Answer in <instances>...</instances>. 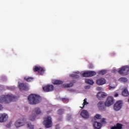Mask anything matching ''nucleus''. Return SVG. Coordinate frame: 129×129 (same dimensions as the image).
Masks as SVG:
<instances>
[{
  "instance_id": "nucleus-17",
  "label": "nucleus",
  "mask_w": 129,
  "mask_h": 129,
  "mask_svg": "<svg viewBox=\"0 0 129 129\" xmlns=\"http://www.w3.org/2000/svg\"><path fill=\"white\" fill-rule=\"evenodd\" d=\"M52 83L54 85H60L63 84V82L59 80H54L52 81Z\"/></svg>"
},
{
  "instance_id": "nucleus-32",
  "label": "nucleus",
  "mask_w": 129,
  "mask_h": 129,
  "mask_svg": "<svg viewBox=\"0 0 129 129\" xmlns=\"http://www.w3.org/2000/svg\"><path fill=\"white\" fill-rule=\"evenodd\" d=\"M95 117L97 118V119H100L101 118V115L100 114H97L95 116Z\"/></svg>"
},
{
  "instance_id": "nucleus-16",
  "label": "nucleus",
  "mask_w": 129,
  "mask_h": 129,
  "mask_svg": "<svg viewBox=\"0 0 129 129\" xmlns=\"http://www.w3.org/2000/svg\"><path fill=\"white\" fill-rule=\"evenodd\" d=\"M123 125L121 123H117L116 126H114L111 127V129H122Z\"/></svg>"
},
{
  "instance_id": "nucleus-28",
  "label": "nucleus",
  "mask_w": 129,
  "mask_h": 129,
  "mask_svg": "<svg viewBox=\"0 0 129 129\" xmlns=\"http://www.w3.org/2000/svg\"><path fill=\"white\" fill-rule=\"evenodd\" d=\"M71 77H75V78L78 79L79 78V76L76 74H72L70 75Z\"/></svg>"
},
{
  "instance_id": "nucleus-35",
  "label": "nucleus",
  "mask_w": 129,
  "mask_h": 129,
  "mask_svg": "<svg viewBox=\"0 0 129 129\" xmlns=\"http://www.w3.org/2000/svg\"><path fill=\"white\" fill-rule=\"evenodd\" d=\"M89 68L90 69H92V68H93V64L90 63L89 65Z\"/></svg>"
},
{
  "instance_id": "nucleus-15",
  "label": "nucleus",
  "mask_w": 129,
  "mask_h": 129,
  "mask_svg": "<svg viewBox=\"0 0 129 129\" xmlns=\"http://www.w3.org/2000/svg\"><path fill=\"white\" fill-rule=\"evenodd\" d=\"M93 126L95 129H100L101 128V123L97 121L94 122L93 123Z\"/></svg>"
},
{
  "instance_id": "nucleus-11",
  "label": "nucleus",
  "mask_w": 129,
  "mask_h": 129,
  "mask_svg": "<svg viewBox=\"0 0 129 129\" xmlns=\"http://www.w3.org/2000/svg\"><path fill=\"white\" fill-rule=\"evenodd\" d=\"M25 124L24 123V120L19 119L15 123V125L16 127H20L23 126Z\"/></svg>"
},
{
  "instance_id": "nucleus-13",
  "label": "nucleus",
  "mask_w": 129,
  "mask_h": 129,
  "mask_svg": "<svg viewBox=\"0 0 129 129\" xmlns=\"http://www.w3.org/2000/svg\"><path fill=\"white\" fill-rule=\"evenodd\" d=\"M8 120V115L7 114H0V122H4Z\"/></svg>"
},
{
  "instance_id": "nucleus-34",
  "label": "nucleus",
  "mask_w": 129,
  "mask_h": 129,
  "mask_svg": "<svg viewBox=\"0 0 129 129\" xmlns=\"http://www.w3.org/2000/svg\"><path fill=\"white\" fill-rule=\"evenodd\" d=\"M61 100L62 101H63V102H67V101H68V100H69L68 99V98H61Z\"/></svg>"
},
{
  "instance_id": "nucleus-20",
  "label": "nucleus",
  "mask_w": 129,
  "mask_h": 129,
  "mask_svg": "<svg viewBox=\"0 0 129 129\" xmlns=\"http://www.w3.org/2000/svg\"><path fill=\"white\" fill-rule=\"evenodd\" d=\"M96 75V72L94 71H89V77H92V76H95Z\"/></svg>"
},
{
  "instance_id": "nucleus-25",
  "label": "nucleus",
  "mask_w": 129,
  "mask_h": 129,
  "mask_svg": "<svg viewBox=\"0 0 129 129\" xmlns=\"http://www.w3.org/2000/svg\"><path fill=\"white\" fill-rule=\"evenodd\" d=\"M102 96V92H100L97 93V98H98V99H99V100H101Z\"/></svg>"
},
{
  "instance_id": "nucleus-36",
  "label": "nucleus",
  "mask_w": 129,
  "mask_h": 129,
  "mask_svg": "<svg viewBox=\"0 0 129 129\" xmlns=\"http://www.w3.org/2000/svg\"><path fill=\"white\" fill-rule=\"evenodd\" d=\"M85 88V89H89L90 88V86H86Z\"/></svg>"
},
{
  "instance_id": "nucleus-14",
  "label": "nucleus",
  "mask_w": 129,
  "mask_h": 129,
  "mask_svg": "<svg viewBox=\"0 0 129 129\" xmlns=\"http://www.w3.org/2000/svg\"><path fill=\"white\" fill-rule=\"evenodd\" d=\"M19 88L21 90H25V91L29 90V88L28 87L27 85L24 84V83H22L20 84V85H19Z\"/></svg>"
},
{
  "instance_id": "nucleus-8",
  "label": "nucleus",
  "mask_w": 129,
  "mask_h": 129,
  "mask_svg": "<svg viewBox=\"0 0 129 129\" xmlns=\"http://www.w3.org/2000/svg\"><path fill=\"white\" fill-rule=\"evenodd\" d=\"M122 107V101H117L114 105V109L116 110V111H118V110H120V109Z\"/></svg>"
},
{
  "instance_id": "nucleus-5",
  "label": "nucleus",
  "mask_w": 129,
  "mask_h": 129,
  "mask_svg": "<svg viewBox=\"0 0 129 129\" xmlns=\"http://www.w3.org/2000/svg\"><path fill=\"white\" fill-rule=\"evenodd\" d=\"M129 71V67L127 66H125L119 69L118 71L119 74L124 76L127 75Z\"/></svg>"
},
{
  "instance_id": "nucleus-9",
  "label": "nucleus",
  "mask_w": 129,
  "mask_h": 129,
  "mask_svg": "<svg viewBox=\"0 0 129 129\" xmlns=\"http://www.w3.org/2000/svg\"><path fill=\"white\" fill-rule=\"evenodd\" d=\"M42 89L43 90L45 91V92H50L54 90V86L52 85H47L46 86H44V87H43Z\"/></svg>"
},
{
  "instance_id": "nucleus-26",
  "label": "nucleus",
  "mask_w": 129,
  "mask_h": 129,
  "mask_svg": "<svg viewBox=\"0 0 129 129\" xmlns=\"http://www.w3.org/2000/svg\"><path fill=\"white\" fill-rule=\"evenodd\" d=\"M83 77H89V71L85 72L82 74Z\"/></svg>"
},
{
  "instance_id": "nucleus-6",
  "label": "nucleus",
  "mask_w": 129,
  "mask_h": 129,
  "mask_svg": "<svg viewBox=\"0 0 129 129\" xmlns=\"http://www.w3.org/2000/svg\"><path fill=\"white\" fill-rule=\"evenodd\" d=\"M114 103V99L112 96H109L107 98L106 102H105V106H110Z\"/></svg>"
},
{
  "instance_id": "nucleus-3",
  "label": "nucleus",
  "mask_w": 129,
  "mask_h": 129,
  "mask_svg": "<svg viewBox=\"0 0 129 129\" xmlns=\"http://www.w3.org/2000/svg\"><path fill=\"white\" fill-rule=\"evenodd\" d=\"M43 124L45 125L46 128L52 127V125H53L52 117H51V116H47V117L44 118Z\"/></svg>"
},
{
  "instance_id": "nucleus-1",
  "label": "nucleus",
  "mask_w": 129,
  "mask_h": 129,
  "mask_svg": "<svg viewBox=\"0 0 129 129\" xmlns=\"http://www.w3.org/2000/svg\"><path fill=\"white\" fill-rule=\"evenodd\" d=\"M17 97L12 94L3 95L0 96V103H11V101H16Z\"/></svg>"
},
{
  "instance_id": "nucleus-40",
  "label": "nucleus",
  "mask_w": 129,
  "mask_h": 129,
  "mask_svg": "<svg viewBox=\"0 0 129 129\" xmlns=\"http://www.w3.org/2000/svg\"><path fill=\"white\" fill-rule=\"evenodd\" d=\"M101 122H105V118H102L101 119Z\"/></svg>"
},
{
  "instance_id": "nucleus-44",
  "label": "nucleus",
  "mask_w": 129,
  "mask_h": 129,
  "mask_svg": "<svg viewBox=\"0 0 129 129\" xmlns=\"http://www.w3.org/2000/svg\"><path fill=\"white\" fill-rule=\"evenodd\" d=\"M61 118L59 119V120H61Z\"/></svg>"
},
{
  "instance_id": "nucleus-41",
  "label": "nucleus",
  "mask_w": 129,
  "mask_h": 129,
  "mask_svg": "<svg viewBox=\"0 0 129 129\" xmlns=\"http://www.w3.org/2000/svg\"><path fill=\"white\" fill-rule=\"evenodd\" d=\"M3 108V106L1 104H0V110H2Z\"/></svg>"
},
{
  "instance_id": "nucleus-29",
  "label": "nucleus",
  "mask_w": 129,
  "mask_h": 129,
  "mask_svg": "<svg viewBox=\"0 0 129 129\" xmlns=\"http://www.w3.org/2000/svg\"><path fill=\"white\" fill-rule=\"evenodd\" d=\"M119 80V81H121V82H126L127 81V79L125 78H120Z\"/></svg>"
},
{
  "instance_id": "nucleus-12",
  "label": "nucleus",
  "mask_w": 129,
  "mask_h": 129,
  "mask_svg": "<svg viewBox=\"0 0 129 129\" xmlns=\"http://www.w3.org/2000/svg\"><path fill=\"white\" fill-rule=\"evenodd\" d=\"M81 115L83 118H89V114L87 110H83L81 112Z\"/></svg>"
},
{
  "instance_id": "nucleus-23",
  "label": "nucleus",
  "mask_w": 129,
  "mask_h": 129,
  "mask_svg": "<svg viewBox=\"0 0 129 129\" xmlns=\"http://www.w3.org/2000/svg\"><path fill=\"white\" fill-rule=\"evenodd\" d=\"M106 73H107V71L105 70H103L99 72V74L100 75H104V74H106Z\"/></svg>"
},
{
  "instance_id": "nucleus-19",
  "label": "nucleus",
  "mask_w": 129,
  "mask_h": 129,
  "mask_svg": "<svg viewBox=\"0 0 129 129\" xmlns=\"http://www.w3.org/2000/svg\"><path fill=\"white\" fill-rule=\"evenodd\" d=\"M73 85V83H70V84H64L62 85V87L64 88H69V87H72Z\"/></svg>"
},
{
  "instance_id": "nucleus-39",
  "label": "nucleus",
  "mask_w": 129,
  "mask_h": 129,
  "mask_svg": "<svg viewBox=\"0 0 129 129\" xmlns=\"http://www.w3.org/2000/svg\"><path fill=\"white\" fill-rule=\"evenodd\" d=\"M97 89L98 91H100V90H101L102 89V88H100V87H98L97 88Z\"/></svg>"
},
{
  "instance_id": "nucleus-33",
  "label": "nucleus",
  "mask_w": 129,
  "mask_h": 129,
  "mask_svg": "<svg viewBox=\"0 0 129 129\" xmlns=\"http://www.w3.org/2000/svg\"><path fill=\"white\" fill-rule=\"evenodd\" d=\"M106 96H107V94L105 93H103L102 92V98H105V97H106Z\"/></svg>"
},
{
  "instance_id": "nucleus-37",
  "label": "nucleus",
  "mask_w": 129,
  "mask_h": 129,
  "mask_svg": "<svg viewBox=\"0 0 129 129\" xmlns=\"http://www.w3.org/2000/svg\"><path fill=\"white\" fill-rule=\"evenodd\" d=\"M55 129H60V126L59 125H55Z\"/></svg>"
},
{
  "instance_id": "nucleus-4",
  "label": "nucleus",
  "mask_w": 129,
  "mask_h": 129,
  "mask_svg": "<svg viewBox=\"0 0 129 129\" xmlns=\"http://www.w3.org/2000/svg\"><path fill=\"white\" fill-rule=\"evenodd\" d=\"M41 109L40 108L36 107L32 111V115H31L29 117L30 120L32 121H34L35 120V118L38 114H41Z\"/></svg>"
},
{
  "instance_id": "nucleus-38",
  "label": "nucleus",
  "mask_w": 129,
  "mask_h": 129,
  "mask_svg": "<svg viewBox=\"0 0 129 129\" xmlns=\"http://www.w3.org/2000/svg\"><path fill=\"white\" fill-rule=\"evenodd\" d=\"M6 127H8V128H10V127H11V124H7L6 125Z\"/></svg>"
},
{
  "instance_id": "nucleus-21",
  "label": "nucleus",
  "mask_w": 129,
  "mask_h": 129,
  "mask_svg": "<svg viewBox=\"0 0 129 129\" xmlns=\"http://www.w3.org/2000/svg\"><path fill=\"white\" fill-rule=\"evenodd\" d=\"M122 95L123 96H128L129 95V93H128V91H127V89H125L122 92Z\"/></svg>"
},
{
  "instance_id": "nucleus-24",
  "label": "nucleus",
  "mask_w": 129,
  "mask_h": 129,
  "mask_svg": "<svg viewBox=\"0 0 129 129\" xmlns=\"http://www.w3.org/2000/svg\"><path fill=\"white\" fill-rule=\"evenodd\" d=\"M25 80H26L27 82H31V81H33L34 80V78L33 77H25L24 78Z\"/></svg>"
},
{
  "instance_id": "nucleus-22",
  "label": "nucleus",
  "mask_w": 129,
  "mask_h": 129,
  "mask_svg": "<svg viewBox=\"0 0 129 129\" xmlns=\"http://www.w3.org/2000/svg\"><path fill=\"white\" fill-rule=\"evenodd\" d=\"M85 82L87 84H90V85H93V84H94V82L91 79H86Z\"/></svg>"
},
{
  "instance_id": "nucleus-30",
  "label": "nucleus",
  "mask_w": 129,
  "mask_h": 129,
  "mask_svg": "<svg viewBox=\"0 0 129 129\" xmlns=\"http://www.w3.org/2000/svg\"><path fill=\"white\" fill-rule=\"evenodd\" d=\"M63 112H64V110L62 109H59L57 110L58 114H60V115L63 114Z\"/></svg>"
},
{
  "instance_id": "nucleus-31",
  "label": "nucleus",
  "mask_w": 129,
  "mask_h": 129,
  "mask_svg": "<svg viewBox=\"0 0 129 129\" xmlns=\"http://www.w3.org/2000/svg\"><path fill=\"white\" fill-rule=\"evenodd\" d=\"M28 127L30 128V129H33L34 125H32V123H29L28 124Z\"/></svg>"
},
{
  "instance_id": "nucleus-2",
  "label": "nucleus",
  "mask_w": 129,
  "mask_h": 129,
  "mask_svg": "<svg viewBox=\"0 0 129 129\" xmlns=\"http://www.w3.org/2000/svg\"><path fill=\"white\" fill-rule=\"evenodd\" d=\"M28 101L30 104H38L42 100V98L38 95L32 94L28 97Z\"/></svg>"
},
{
  "instance_id": "nucleus-7",
  "label": "nucleus",
  "mask_w": 129,
  "mask_h": 129,
  "mask_svg": "<svg viewBox=\"0 0 129 129\" xmlns=\"http://www.w3.org/2000/svg\"><path fill=\"white\" fill-rule=\"evenodd\" d=\"M33 70L34 72H38L40 75H43L45 73V70L41 67L35 66L33 68Z\"/></svg>"
},
{
  "instance_id": "nucleus-43",
  "label": "nucleus",
  "mask_w": 129,
  "mask_h": 129,
  "mask_svg": "<svg viewBox=\"0 0 129 129\" xmlns=\"http://www.w3.org/2000/svg\"><path fill=\"white\" fill-rule=\"evenodd\" d=\"M113 73L115 72V70H113Z\"/></svg>"
},
{
  "instance_id": "nucleus-27",
  "label": "nucleus",
  "mask_w": 129,
  "mask_h": 129,
  "mask_svg": "<svg viewBox=\"0 0 129 129\" xmlns=\"http://www.w3.org/2000/svg\"><path fill=\"white\" fill-rule=\"evenodd\" d=\"M86 104H88V102H87V99L85 98L84 100V102L83 104V107H81V108H84V107L85 106V105H86Z\"/></svg>"
},
{
  "instance_id": "nucleus-18",
  "label": "nucleus",
  "mask_w": 129,
  "mask_h": 129,
  "mask_svg": "<svg viewBox=\"0 0 129 129\" xmlns=\"http://www.w3.org/2000/svg\"><path fill=\"white\" fill-rule=\"evenodd\" d=\"M104 103H103V102L101 101L98 103V107L99 109H100V110H102V109H104Z\"/></svg>"
},
{
  "instance_id": "nucleus-42",
  "label": "nucleus",
  "mask_w": 129,
  "mask_h": 129,
  "mask_svg": "<svg viewBox=\"0 0 129 129\" xmlns=\"http://www.w3.org/2000/svg\"><path fill=\"white\" fill-rule=\"evenodd\" d=\"M117 96H118V94H115L114 95V97H117Z\"/></svg>"
},
{
  "instance_id": "nucleus-10",
  "label": "nucleus",
  "mask_w": 129,
  "mask_h": 129,
  "mask_svg": "<svg viewBox=\"0 0 129 129\" xmlns=\"http://www.w3.org/2000/svg\"><path fill=\"white\" fill-rule=\"evenodd\" d=\"M96 83L98 85H103L106 83V80L103 78H100L97 80Z\"/></svg>"
}]
</instances>
